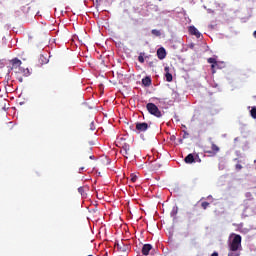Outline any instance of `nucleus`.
I'll return each mask as SVG.
<instances>
[{"label": "nucleus", "mask_w": 256, "mask_h": 256, "mask_svg": "<svg viewBox=\"0 0 256 256\" xmlns=\"http://www.w3.org/2000/svg\"><path fill=\"white\" fill-rule=\"evenodd\" d=\"M90 131H95V122L90 123Z\"/></svg>", "instance_id": "5701e85b"}, {"label": "nucleus", "mask_w": 256, "mask_h": 256, "mask_svg": "<svg viewBox=\"0 0 256 256\" xmlns=\"http://www.w3.org/2000/svg\"><path fill=\"white\" fill-rule=\"evenodd\" d=\"M153 250V245L151 244H144L142 247V255H149V253Z\"/></svg>", "instance_id": "6e6552de"}, {"label": "nucleus", "mask_w": 256, "mask_h": 256, "mask_svg": "<svg viewBox=\"0 0 256 256\" xmlns=\"http://www.w3.org/2000/svg\"><path fill=\"white\" fill-rule=\"evenodd\" d=\"M236 169H243V166H241V164H237Z\"/></svg>", "instance_id": "bb28decb"}, {"label": "nucleus", "mask_w": 256, "mask_h": 256, "mask_svg": "<svg viewBox=\"0 0 256 256\" xmlns=\"http://www.w3.org/2000/svg\"><path fill=\"white\" fill-rule=\"evenodd\" d=\"M19 71L24 77H29V75H31V71H29L28 68H19Z\"/></svg>", "instance_id": "4468645a"}, {"label": "nucleus", "mask_w": 256, "mask_h": 256, "mask_svg": "<svg viewBox=\"0 0 256 256\" xmlns=\"http://www.w3.org/2000/svg\"><path fill=\"white\" fill-rule=\"evenodd\" d=\"M145 53L144 52H141L138 56V61L139 63H145Z\"/></svg>", "instance_id": "dca6fc26"}, {"label": "nucleus", "mask_w": 256, "mask_h": 256, "mask_svg": "<svg viewBox=\"0 0 256 256\" xmlns=\"http://www.w3.org/2000/svg\"><path fill=\"white\" fill-rule=\"evenodd\" d=\"M245 197H247V199H253V194L251 192H247Z\"/></svg>", "instance_id": "4be33fe9"}, {"label": "nucleus", "mask_w": 256, "mask_h": 256, "mask_svg": "<svg viewBox=\"0 0 256 256\" xmlns=\"http://www.w3.org/2000/svg\"><path fill=\"white\" fill-rule=\"evenodd\" d=\"M131 181H132V183H135L137 181V176H132Z\"/></svg>", "instance_id": "393cba45"}, {"label": "nucleus", "mask_w": 256, "mask_h": 256, "mask_svg": "<svg viewBox=\"0 0 256 256\" xmlns=\"http://www.w3.org/2000/svg\"><path fill=\"white\" fill-rule=\"evenodd\" d=\"M189 137V133L187 131H184L183 139H187Z\"/></svg>", "instance_id": "b1692460"}, {"label": "nucleus", "mask_w": 256, "mask_h": 256, "mask_svg": "<svg viewBox=\"0 0 256 256\" xmlns=\"http://www.w3.org/2000/svg\"><path fill=\"white\" fill-rule=\"evenodd\" d=\"M119 243H120V242H115V244H114V247L117 248V251H119Z\"/></svg>", "instance_id": "a878e982"}, {"label": "nucleus", "mask_w": 256, "mask_h": 256, "mask_svg": "<svg viewBox=\"0 0 256 256\" xmlns=\"http://www.w3.org/2000/svg\"><path fill=\"white\" fill-rule=\"evenodd\" d=\"M146 109L148 113H150V115H153L158 119H161V117H163V113H161V110H159V107H157V105H155L154 103H148L146 105Z\"/></svg>", "instance_id": "f03ea898"}, {"label": "nucleus", "mask_w": 256, "mask_h": 256, "mask_svg": "<svg viewBox=\"0 0 256 256\" xmlns=\"http://www.w3.org/2000/svg\"><path fill=\"white\" fill-rule=\"evenodd\" d=\"M147 129H149V124H147V122L136 123V131H138V133H143L147 131Z\"/></svg>", "instance_id": "7ed1b4c3"}, {"label": "nucleus", "mask_w": 256, "mask_h": 256, "mask_svg": "<svg viewBox=\"0 0 256 256\" xmlns=\"http://www.w3.org/2000/svg\"><path fill=\"white\" fill-rule=\"evenodd\" d=\"M188 31L190 35H194L197 39L201 38V32H199V30H197L195 26H190L188 28Z\"/></svg>", "instance_id": "423d86ee"}, {"label": "nucleus", "mask_w": 256, "mask_h": 256, "mask_svg": "<svg viewBox=\"0 0 256 256\" xmlns=\"http://www.w3.org/2000/svg\"><path fill=\"white\" fill-rule=\"evenodd\" d=\"M201 207L202 209H207V207H209V202H202Z\"/></svg>", "instance_id": "412c9836"}, {"label": "nucleus", "mask_w": 256, "mask_h": 256, "mask_svg": "<svg viewBox=\"0 0 256 256\" xmlns=\"http://www.w3.org/2000/svg\"><path fill=\"white\" fill-rule=\"evenodd\" d=\"M215 69H219V65L218 66H214V71H215Z\"/></svg>", "instance_id": "2f4dec72"}, {"label": "nucleus", "mask_w": 256, "mask_h": 256, "mask_svg": "<svg viewBox=\"0 0 256 256\" xmlns=\"http://www.w3.org/2000/svg\"><path fill=\"white\" fill-rule=\"evenodd\" d=\"M164 71H165V77H166V81L168 82V83H171V81H173V74L172 73H170L169 72V67H165L164 68Z\"/></svg>", "instance_id": "9b49d317"}, {"label": "nucleus", "mask_w": 256, "mask_h": 256, "mask_svg": "<svg viewBox=\"0 0 256 256\" xmlns=\"http://www.w3.org/2000/svg\"><path fill=\"white\" fill-rule=\"evenodd\" d=\"M211 256H219V253L214 252V253L211 254Z\"/></svg>", "instance_id": "cd10ccee"}, {"label": "nucleus", "mask_w": 256, "mask_h": 256, "mask_svg": "<svg viewBox=\"0 0 256 256\" xmlns=\"http://www.w3.org/2000/svg\"><path fill=\"white\" fill-rule=\"evenodd\" d=\"M18 80L20 81V83H23V78L22 77H18Z\"/></svg>", "instance_id": "c85d7f7f"}, {"label": "nucleus", "mask_w": 256, "mask_h": 256, "mask_svg": "<svg viewBox=\"0 0 256 256\" xmlns=\"http://www.w3.org/2000/svg\"><path fill=\"white\" fill-rule=\"evenodd\" d=\"M11 63H12L11 69H21V65L23 64V62H21V60H19L18 58L12 59Z\"/></svg>", "instance_id": "1a4fd4ad"}, {"label": "nucleus", "mask_w": 256, "mask_h": 256, "mask_svg": "<svg viewBox=\"0 0 256 256\" xmlns=\"http://www.w3.org/2000/svg\"><path fill=\"white\" fill-rule=\"evenodd\" d=\"M142 84L144 87H149L151 86V77L146 76L145 78L142 79Z\"/></svg>", "instance_id": "ddd939ff"}, {"label": "nucleus", "mask_w": 256, "mask_h": 256, "mask_svg": "<svg viewBox=\"0 0 256 256\" xmlns=\"http://www.w3.org/2000/svg\"><path fill=\"white\" fill-rule=\"evenodd\" d=\"M253 37L256 39V30L253 32Z\"/></svg>", "instance_id": "c756f323"}, {"label": "nucleus", "mask_w": 256, "mask_h": 256, "mask_svg": "<svg viewBox=\"0 0 256 256\" xmlns=\"http://www.w3.org/2000/svg\"><path fill=\"white\" fill-rule=\"evenodd\" d=\"M90 159H93V156H90Z\"/></svg>", "instance_id": "f704fd0d"}, {"label": "nucleus", "mask_w": 256, "mask_h": 256, "mask_svg": "<svg viewBox=\"0 0 256 256\" xmlns=\"http://www.w3.org/2000/svg\"><path fill=\"white\" fill-rule=\"evenodd\" d=\"M250 115L252 119H256V107H252V109L250 110Z\"/></svg>", "instance_id": "6ab92c4d"}, {"label": "nucleus", "mask_w": 256, "mask_h": 256, "mask_svg": "<svg viewBox=\"0 0 256 256\" xmlns=\"http://www.w3.org/2000/svg\"><path fill=\"white\" fill-rule=\"evenodd\" d=\"M185 163L191 164V163H195V157L193 156V154H188L185 159H184Z\"/></svg>", "instance_id": "f8f14e48"}, {"label": "nucleus", "mask_w": 256, "mask_h": 256, "mask_svg": "<svg viewBox=\"0 0 256 256\" xmlns=\"http://www.w3.org/2000/svg\"><path fill=\"white\" fill-rule=\"evenodd\" d=\"M211 149L213 151V153H219V146H217L215 143L212 142L211 144Z\"/></svg>", "instance_id": "f3484780"}, {"label": "nucleus", "mask_w": 256, "mask_h": 256, "mask_svg": "<svg viewBox=\"0 0 256 256\" xmlns=\"http://www.w3.org/2000/svg\"><path fill=\"white\" fill-rule=\"evenodd\" d=\"M94 3H99L100 0H92Z\"/></svg>", "instance_id": "7c9ffc66"}, {"label": "nucleus", "mask_w": 256, "mask_h": 256, "mask_svg": "<svg viewBox=\"0 0 256 256\" xmlns=\"http://www.w3.org/2000/svg\"><path fill=\"white\" fill-rule=\"evenodd\" d=\"M157 57H158V59L163 61V59H165V57H167V51L163 47H160L157 50Z\"/></svg>", "instance_id": "0eeeda50"}, {"label": "nucleus", "mask_w": 256, "mask_h": 256, "mask_svg": "<svg viewBox=\"0 0 256 256\" xmlns=\"http://www.w3.org/2000/svg\"><path fill=\"white\" fill-rule=\"evenodd\" d=\"M233 235V239L229 244V249L230 251H239V249H241V235L239 234H232Z\"/></svg>", "instance_id": "f257e3e1"}, {"label": "nucleus", "mask_w": 256, "mask_h": 256, "mask_svg": "<svg viewBox=\"0 0 256 256\" xmlns=\"http://www.w3.org/2000/svg\"><path fill=\"white\" fill-rule=\"evenodd\" d=\"M84 168H80V171H83Z\"/></svg>", "instance_id": "72a5a7b5"}, {"label": "nucleus", "mask_w": 256, "mask_h": 256, "mask_svg": "<svg viewBox=\"0 0 256 256\" xmlns=\"http://www.w3.org/2000/svg\"><path fill=\"white\" fill-rule=\"evenodd\" d=\"M121 153L124 155V157H126V159H129V157H131V147L129 146V144H125L122 147Z\"/></svg>", "instance_id": "39448f33"}, {"label": "nucleus", "mask_w": 256, "mask_h": 256, "mask_svg": "<svg viewBox=\"0 0 256 256\" xmlns=\"http://www.w3.org/2000/svg\"><path fill=\"white\" fill-rule=\"evenodd\" d=\"M152 35H155V37H161V31L157 30V29H153L151 31Z\"/></svg>", "instance_id": "a211bd4d"}, {"label": "nucleus", "mask_w": 256, "mask_h": 256, "mask_svg": "<svg viewBox=\"0 0 256 256\" xmlns=\"http://www.w3.org/2000/svg\"><path fill=\"white\" fill-rule=\"evenodd\" d=\"M40 59H45V57H44V56H41Z\"/></svg>", "instance_id": "473e14b6"}, {"label": "nucleus", "mask_w": 256, "mask_h": 256, "mask_svg": "<svg viewBox=\"0 0 256 256\" xmlns=\"http://www.w3.org/2000/svg\"><path fill=\"white\" fill-rule=\"evenodd\" d=\"M208 63H211V70H212V73L215 74L217 71L215 70V67L218 66V63H217V59L215 58H208L207 59Z\"/></svg>", "instance_id": "9d476101"}, {"label": "nucleus", "mask_w": 256, "mask_h": 256, "mask_svg": "<svg viewBox=\"0 0 256 256\" xmlns=\"http://www.w3.org/2000/svg\"><path fill=\"white\" fill-rule=\"evenodd\" d=\"M177 213H179V208L177 206H175L172 208L170 215H171V217H176Z\"/></svg>", "instance_id": "2eb2a0df"}, {"label": "nucleus", "mask_w": 256, "mask_h": 256, "mask_svg": "<svg viewBox=\"0 0 256 256\" xmlns=\"http://www.w3.org/2000/svg\"><path fill=\"white\" fill-rule=\"evenodd\" d=\"M78 192L80 193V195L84 196L85 195V188L83 186L79 187Z\"/></svg>", "instance_id": "aec40b11"}, {"label": "nucleus", "mask_w": 256, "mask_h": 256, "mask_svg": "<svg viewBox=\"0 0 256 256\" xmlns=\"http://www.w3.org/2000/svg\"><path fill=\"white\" fill-rule=\"evenodd\" d=\"M129 249H131V246L125 242L120 241V243L118 244V251L120 253H127L129 251Z\"/></svg>", "instance_id": "20e7f679"}]
</instances>
